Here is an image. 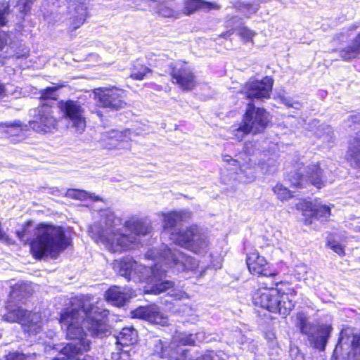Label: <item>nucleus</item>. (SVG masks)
Masks as SVG:
<instances>
[{"label": "nucleus", "instance_id": "obj_1", "mask_svg": "<svg viewBox=\"0 0 360 360\" xmlns=\"http://www.w3.org/2000/svg\"><path fill=\"white\" fill-rule=\"evenodd\" d=\"M108 315L109 311L91 303L90 297L80 295L75 297L68 307L62 309L59 316L67 339L77 341L68 343L62 349L63 354L69 359L81 360L79 355L90 349V342L82 322L91 336L102 337L109 330Z\"/></svg>", "mask_w": 360, "mask_h": 360}, {"label": "nucleus", "instance_id": "obj_2", "mask_svg": "<svg viewBox=\"0 0 360 360\" xmlns=\"http://www.w3.org/2000/svg\"><path fill=\"white\" fill-rule=\"evenodd\" d=\"M198 262L181 251L161 245L159 251V295L167 292L164 296L160 297L161 303H172L173 300H181L184 293L174 288V283L171 281H162L160 278L162 272H167L168 269H172L174 272H183L186 271H194L198 267Z\"/></svg>", "mask_w": 360, "mask_h": 360}, {"label": "nucleus", "instance_id": "obj_3", "mask_svg": "<svg viewBox=\"0 0 360 360\" xmlns=\"http://www.w3.org/2000/svg\"><path fill=\"white\" fill-rule=\"evenodd\" d=\"M35 230L36 237L30 242V252L36 260L45 257L56 258L71 245L63 226L39 223Z\"/></svg>", "mask_w": 360, "mask_h": 360}, {"label": "nucleus", "instance_id": "obj_4", "mask_svg": "<svg viewBox=\"0 0 360 360\" xmlns=\"http://www.w3.org/2000/svg\"><path fill=\"white\" fill-rule=\"evenodd\" d=\"M123 226L134 236L118 231H109L107 229H102L99 231V240L112 252H122L134 248L135 245L139 243L136 237L145 236L152 231L149 222L135 215L125 220Z\"/></svg>", "mask_w": 360, "mask_h": 360}, {"label": "nucleus", "instance_id": "obj_5", "mask_svg": "<svg viewBox=\"0 0 360 360\" xmlns=\"http://www.w3.org/2000/svg\"><path fill=\"white\" fill-rule=\"evenodd\" d=\"M277 283L273 282L269 286L257 290L253 295V303L256 306L266 309L274 313H278L283 316H288L295 307V297L297 295L293 288H288L285 291L281 292L273 285Z\"/></svg>", "mask_w": 360, "mask_h": 360}, {"label": "nucleus", "instance_id": "obj_6", "mask_svg": "<svg viewBox=\"0 0 360 360\" xmlns=\"http://www.w3.org/2000/svg\"><path fill=\"white\" fill-rule=\"evenodd\" d=\"M269 122V114L265 109L256 108L252 103H249L241 124L233 130V134L237 140L241 141L248 134L264 132Z\"/></svg>", "mask_w": 360, "mask_h": 360}, {"label": "nucleus", "instance_id": "obj_7", "mask_svg": "<svg viewBox=\"0 0 360 360\" xmlns=\"http://www.w3.org/2000/svg\"><path fill=\"white\" fill-rule=\"evenodd\" d=\"M184 8H180L174 0H159V15L165 18H179L182 15H190L200 10L219 9L217 3L202 0H183Z\"/></svg>", "mask_w": 360, "mask_h": 360}, {"label": "nucleus", "instance_id": "obj_8", "mask_svg": "<svg viewBox=\"0 0 360 360\" xmlns=\"http://www.w3.org/2000/svg\"><path fill=\"white\" fill-rule=\"evenodd\" d=\"M296 326L300 332L308 336L311 345L316 349L323 350L332 331L331 326L311 324L303 313H298L296 318Z\"/></svg>", "mask_w": 360, "mask_h": 360}, {"label": "nucleus", "instance_id": "obj_9", "mask_svg": "<svg viewBox=\"0 0 360 360\" xmlns=\"http://www.w3.org/2000/svg\"><path fill=\"white\" fill-rule=\"evenodd\" d=\"M53 108L52 104L41 102L37 108L34 119L28 122V128L41 134L51 132L58 124Z\"/></svg>", "mask_w": 360, "mask_h": 360}, {"label": "nucleus", "instance_id": "obj_10", "mask_svg": "<svg viewBox=\"0 0 360 360\" xmlns=\"http://www.w3.org/2000/svg\"><path fill=\"white\" fill-rule=\"evenodd\" d=\"M296 176V178L292 176L290 181L297 188H302L306 183L309 182L319 188L327 182L326 176L319 164H311L307 167L300 168Z\"/></svg>", "mask_w": 360, "mask_h": 360}, {"label": "nucleus", "instance_id": "obj_11", "mask_svg": "<svg viewBox=\"0 0 360 360\" xmlns=\"http://www.w3.org/2000/svg\"><path fill=\"white\" fill-rule=\"evenodd\" d=\"M96 96L99 105L103 108L119 110L127 105L126 92L117 87L100 89Z\"/></svg>", "mask_w": 360, "mask_h": 360}, {"label": "nucleus", "instance_id": "obj_12", "mask_svg": "<svg viewBox=\"0 0 360 360\" xmlns=\"http://www.w3.org/2000/svg\"><path fill=\"white\" fill-rule=\"evenodd\" d=\"M57 106L63 113L64 117L70 120L74 127L84 128L86 126L84 110L79 103L71 99L60 100L58 102Z\"/></svg>", "mask_w": 360, "mask_h": 360}, {"label": "nucleus", "instance_id": "obj_13", "mask_svg": "<svg viewBox=\"0 0 360 360\" xmlns=\"http://www.w3.org/2000/svg\"><path fill=\"white\" fill-rule=\"evenodd\" d=\"M171 75L173 82L177 84L184 90H191L195 86V76L186 63L177 61L172 63Z\"/></svg>", "mask_w": 360, "mask_h": 360}, {"label": "nucleus", "instance_id": "obj_14", "mask_svg": "<svg viewBox=\"0 0 360 360\" xmlns=\"http://www.w3.org/2000/svg\"><path fill=\"white\" fill-rule=\"evenodd\" d=\"M273 79L268 77L258 81H252L245 84L242 92L250 100L269 98L273 86Z\"/></svg>", "mask_w": 360, "mask_h": 360}, {"label": "nucleus", "instance_id": "obj_15", "mask_svg": "<svg viewBox=\"0 0 360 360\" xmlns=\"http://www.w3.org/2000/svg\"><path fill=\"white\" fill-rule=\"evenodd\" d=\"M246 264L252 274H258L267 278H274L276 272L269 269L266 259L255 251L248 255Z\"/></svg>", "mask_w": 360, "mask_h": 360}, {"label": "nucleus", "instance_id": "obj_16", "mask_svg": "<svg viewBox=\"0 0 360 360\" xmlns=\"http://www.w3.org/2000/svg\"><path fill=\"white\" fill-rule=\"evenodd\" d=\"M200 230L201 229L195 224L179 229H174L170 233V239L175 244L185 248L187 244H189L193 237L198 236V231Z\"/></svg>", "mask_w": 360, "mask_h": 360}, {"label": "nucleus", "instance_id": "obj_17", "mask_svg": "<svg viewBox=\"0 0 360 360\" xmlns=\"http://www.w3.org/2000/svg\"><path fill=\"white\" fill-rule=\"evenodd\" d=\"M303 214L311 219L326 221L330 215V207L316 200L314 203L306 202L302 207Z\"/></svg>", "mask_w": 360, "mask_h": 360}, {"label": "nucleus", "instance_id": "obj_18", "mask_svg": "<svg viewBox=\"0 0 360 360\" xmlns=\"http://www.w3.org/2000/svg\"><path fill=\"white\" fill-rule=\"evenodd\" d=\"M28 124H23L20 120L0 122V129L6 138L13 141H20L25 136L24 131L27 130Z\"/></svg>", "mask_w": 360, "mask_h": 360}, {"label": "nucleus", "instance_id": "obj_19", "mask_svg": "<svg viewBox=\"0 0 360 360\" xmlns=\"http://www.w3.org/2000/svg\"><path fill=\"white\" fill-rule=\"evenodd\" d=\"M7 312L4 314V319L10 323H18L22 326H31L34 322L31 319L32 312L22 307H14L7 309Z\"/></svg>", "mask_w": 360, "mask_h": 360}, {"label": "nucleus", "instance_id": "obj_20", "mask_svg": "<svg viewBox=\"0 0 360 360\" xmlns=\"http://www.w3.org/2000/svg\"><path fill=\"white\" fill-rule=\"evenodd\" d=\"M28 297H30V292L26 285L18 283L13 285L11 287L8 296L6 309L16 307L17 302H23V300Z\"/></svg>", "mask_w": 360, "mask_h": 360}, {"label": "nucleus", "instance_id": "obj_21", "mask_svg": "<svg viewBox=\"0 0 360 360\" xmlns=\"http://www.w3.org/2000/svg\"><path fill=\"white\" fill-rule=\"evenodd\" d=\"M163 228L165 230L172 229L181 222H186L192 217V212L188 210L174 211L164 214Z\"/></svg>", "mask_w": 360, "mask_h": 360}, {"label": "nucleus", "instance_id": "obj_22", "mask_svg": "<svg viewBox=\"0 0 360 360\" xmlns=\"http://www.w3.org/2000/svg\"><path fill=\"white\" fill-rule=\"evenodd\" d=\"M105 298L107 302L116 307L124 306L129 300L127 293L116 285L110 286L105 291Z\"/></svg>", "mask_w": 360, "mask_h": 360}, {"label": "nucleus", "instance_id": "obj_23", "mask_svg": "<svg viewBox=\"0 0 360 360\" xmlns=\"http://www.w3.org/2000/svg\"><path fill=\"white\" fill-rule=\"evenodd\" d=\"M137 341L138 333L133 326L122 328L116 336V344L122 347L134 345Z\"/></svg>", "mask_w": 360, "mask_h": 360}, {"label": "nucleus", "instance_id": "obj_24", "mask_svg": "<svg viewBox=\"0 0 360 360\" xmlns=\"http://www.w3.org/2000/svg\"><path fill=\"white\" fill-rule=\"evenodd\" d=\"M87 17V8L83 4L75 5L70 11V22L72 30H76L82 26Z\"/></svg>", "mask_w": 360, "mask_h": 360}, {"label": "nucleus", "instance_id": "obj_25", "mask_svg": "<svg viewBox=\"0 0 360 360\" xmlns=\"http://www.w3.org/2000/svg\"><path fill=\"white\" fill-rule=\"evenodd\" d=\"M209 244L208 237L201 229L198 231V236L193 237L189 244H187L185 248L194 252H200L205 251L209 246Z\"/></svg>", "mask_w": 360, "mask_h": 360}, {"label": "nucleus", "instance_id": "obj_26", "mask_svg": "<svg viewBox=\"0 0 360 360\" xmlns=\"http://www.w3.org/2000/svg\"><path fill=\"white\" fill-rule=\"evenodd\" d=\"M340 56L345 61L360 57V32L350 45L340 51Z\"/></svg>", "mask_w": 360, "mask_h": 360}, {"label": "nucleus", "instance_id": "obj_27", "mask_svg": "<svg viewBox=\"0 0 360 360\" xmlns=\"http://www.w3.org/2000/svg\"><path fill=\"white\" fill-rule=\"evenodd\" d=\"M65 86V82H59L53 86H47L39 91V100L46 102L49 101H57L58 95L56 91Z\"/></svg>", "mask_w": 360, "mask_h": 360}, {"label": "nucleus", "instance_id": "obj_28", "mask_svg": "<svg viewBox=\"0 0 360 360\" xmlns=\"http://www.w3.org/2000/svg\"><path fill=\"white\" fill-rule=\"evenodd\" d=\"M347 160L352 167L360 168V139L359 138L350 142Z\"/></svg>", "mask_w": 360, "mask_h": 360}, {"label": "nucleus", "instance_id": "obj_29", "mask_svg": "<svg viewBox=\"0 0 360 360\" xmlns=\"http://www.w3.org/2000/svg\"><path fill=\"white\" fill-rule=\"evenodd\" d=\"M131 316L133 318L143 319L155 323L158 316V312L153 311L148 306H141L131 311Z\"/></svg>", "mask_w": 360, "mask_h": 360}, {"label": "nucleus", "instance_id": "obj_30", "mask_svg": "<svg viewBox=\"0 0 360 360\" xmlns=\"http://www.w3.org/2000/svg\"><path fill=\"white\" fill-rule=\"evenodd\" d=\"M157 257V255L155 252H147L145 255V258L148 260H152L154 262L153 264L151 265V273L152 276L149 278L150 279V282H148V284L150 283H152V286L150 289H148L147 286H144V292L145 293H154L156 294L158 292V283H157V276H156V265L157 263L155 262V259Z\"/></svg>", "mask_w": 360, "mask_h": 360}, {"label": "nucleus", "instance_id": "obj_31", "mask_svg": "<svg viewBox=\"0 0 360 360\" xmlns=\"http://www.w3.org/2000/svg\"><path fill=\"white\" fill-rule=\"evenodd\" d=\"M149 72L150 69L142 61L136 60L131 68L130 77L134 79L141 80Z\"/></svg>", "mask_w": 360, "mask_h": 360}, {"label": "nucleus", "instance_id": "obj_32", "mask_svg": "<svg viewBox=\"0 0 360 360\" xmlns=\"http://www.w3.org/2000/svg\"><path fill=\"white\" fill-rule=\"evenodd\" d=\"M136 266V262L131 258H123L120 262V272L122 276L130 279L132 272Z\"/></svg>", "mask_w": 360, "mask_h": 360}, {"label": "nucleus", "instance_id": "obj_33", "mask_svg": "<svg viewBox=\"0 0 360 360\" xmlns=\"http://www.w3.org/2000/svg\"><path fill=\"white\" fill-rule=\"evenodd\" d=\"M65 196L79 200H86L90 198V195L86 191L78 188H68L65 192Z\"/></svg>", "mask_w": 360, "mask_h": 360}, {"label": "nucleus", "instance_id": "obj_34", "mask_svg": "<svg viewBox=\"0 0 360 360\" xmlns=\"http://www.w3.org/2000/svg\"><path fill=\"white\" fill-rule=\"evenodd\" d=\"M273 191L281 201L287 200L292 196L291 191L281 184H277L273 188Z\"/></svg>", "mask_w": 360, "mask_h": 360}, {"label": "nucleus", "instance_id": "obj_35", "mask_svg": "<svg viewBox=\"0 0 360 360\" xmlns=\"http://www.w3.org/2000/svg\"><path fill=\"white\" fill-rule=\"evenodd\" d=\"M32 226V222L30 221H27L22 226L20 230L16 231L15 234L18 239L26 243L30 239V233L31 231L30 230V227Z\"/></svg>", "mask_w": 360, "mask_h": 360}, {"label": "nucleus", "instance_id": "obj_36", "mask_svg": "<svg viewBox=\"0 0 360 360\" xmlns=\"http://www.w3.org/2000/svg\"><path fill=\"white\" fill-rule=\"evenodd\" d=\"M32 4V0L18 1L16 6L18 7L19 12L22 17L25 16L30 11Z\"/></svg>", "mask_w": 360, "mask_h": 360}, {"label": "nucleus", "instance_id": "obj_37", "mask_svg": "<svg viewBox=\"0 0 360 360\" xmlns=\"http://www.w3.org/2000/svg\"><path fill=\"white\" fill-rule=\"evenodd\" d=\"M1 9H0V27H4L7 25L6 16L10 13V5L8 2L1 3Z\"/></svg>", "mask_w": 360, "mask_h": 360}, {"label": "nucleus", "instance_id": "obj_38", "mask_svg": "<svg viewBox=\"0 0 360 360\" xmlns=\"http://www.w3.org/2000/svg\"><path fill=\"white\" fill-rule=\"evenodd\" d=\"M238 34L245 42H247L252 40L256 33L248 27H243L238 30Z\"/></svg>", "mask_w": 360, "mask_h": 360}, {"label": "nucleus", "instance_id": "obj_39", "mask_svg": "<svg viewBox=\"0 0 360 360\" xmlns=\"http://www.w3.org/2000/svg\"><path fill=\"white\" fill-rule=\"evenodd\" d=\"M352 352L354 356H360V333L355 334L353 335V340L352 342Z\"/></svg>", "mask_w": 360, "mask_h": 360}, {"label": "nucleus", "instance_id": "obj_40", "mask_svg": "<svg viewBox=\"0 0 360 360\" xmlns=\"http://www.w3.org/2000/svg\"><path fill=\"white\" fill-rule=\"evenodd\" d=\"M328 246L340 256L345 255V250L342 245L335 241H328Z\"/></svg>", "mask_w": 360, "mask_h": 360}, {"label": "nucleus", "instance_id": "obj_41", "mask_svg": "<svg viewBox=\"0 0 360 360\" xmlns=\"http://www.w3.org/2000/svg\"><path fill=\"white\" fill-rule=\"evenodd\" d=\"M243 12L245 13L246 15H251L255 13L259 9V5L252 4H243L241 8Z\"/></svg>", "mask_w": 360, "mask_h": 360}, {"label": "nucleus", "instance_id": "obj_42", "mask_svg": "<svg viewBox=\"0 0 360 360\" xmlns=\"http://www.w3.org/2000/svg\"><path fill=\"white\" fill-rule=\"evenodd\" d=\"M26 356L23 353L14 352H9L5 356V360H25Z\"/></svg>", "mask_w": 360, "mask_h": 360}, {"label": "nucleus", "instance_id": "obj_43", "mask_svg": "<svg viewBox=\"0 0 360 360\" xmlns=\"http://www.w3.org/2000/svg\"><path fill=\"white\" fill-rule=\"evenodd\" d=\"M179 343L184 345H191L195 342L193 336L192 334L190 335H184L182 337L179 339Z\"/></svg>", "mask_w": 360, "mask_h": 360}, {"label": "nucleus", "instance_id": "obj_44", "mask_svg": "<svg viewBox=\"0 0 360 360\" xmlns=\"http://www.w3.org/2000/svg\"><path fill=\"white\" fill-rule=\"evenodd\" d=\"M282 102L285 105L294 108L295 109H298L301 106V104L299 102L292 101L290 98L284 97L282 98Z\"/></svg>", "mask_w": 360, "mask_h": 360}, {"label": "nucleus", "instance_id": "obj_45", "mask_svg": "<svg viewBox=\"0 0 360 360\" xmlns=\"http://www.w3.org/2000/svg\"><path fill=\"white\" fill-rule=\"evenodd\" d=\"M290 356L293 360H304L303 354L300 353L297 348L290 349Z\"/></svg>", "mask_w": 360, "mask_h": 360}, {"label": "nucleus", "instance_id": "obj_46", "mask_svg": "<svg viewBox=\"0 0 360 360\" xmlns=\"http://www.w3.org/2000/svg\"><path fill=\"white\" fill-rule=\"evenodd\" d=\"M223 160L224 162L230 163L231 165H233V166H236V167L239 166L240 167V165H239L238 161L237 160H235V159L232 158L229 155H223Z\"/></svg>", "mask_w": 360, "mask_h": 360}, {"label": "nucleus", "instance_id": "obj_47", "mask_svg": "<svg viewBox=\"0 0 360 360\" xmlns=\"http://www.w3.org/2000/svg\"><path fill=\"white\" fill-rule=\"evenodd\" d=\"M6 45L7 39L4 37L0 30V51H2Z\"/></svg>", "mask_w": 360, "mask_h": 360}, {"label": "nucleus", "instance_id": "obj_48", "mask_svg": "<svg viewBox=\"0 0 360 360\" xmlns=\"http://www.w3.org/2000/svg\"><path fill=\"white\" fill-rule=\"evenodd\" d=\"M6 96V88L4 83L0 82V99Z\"/></svg>", "mask_w": 360, "mask_h": 360}, {"label": "nucleus", "instance_id": "obj_49", "mask_svg": "<svg viewBox=\"0 0 360 360\" xmlns=\"http://www.w3.org/2000/svg\"><path fill=\"white\" fill-rule=\"evenodd\" d=\"M350 120L353 123H359L360 124V115H352L350 117Z\"/></svg>", "mask_w": 360, "mask_h": 360}, {"label": "nucleus", "instance_id": "obj_50", "mask_svg": "<svg viewBox=\"0 0 360 360\" xmlns=\"http://www.w3.org/2000/svg\"><path fill=\"white\" fill-rule=\"evenodd\" d=\"M233 30H229L227 32L222 33L220 35V37H221L223 38H228L230 36H231L233 34Z\"/></svg>", "mask_w": 360, "mask_h": 360}, {"label": "nucleus", "instance_id": "obj_51", "mask_svg": "<svg viewBox=\"0 0 360 360\" xmlns=\"http://www.w3.org/2000/svg\"><path fill=\"white\" fill-rule=\"evenodd\" d=\"M159 319H160V320H159V322H158L159 325H161L162 326L166 325V323H167L166 318L159 316Z\"/></svg>", "mask_w": 360, "mask_h": 360}, {"label": "nucleus", "instance_id": "obj_52", "mask_svg": "<svg viewBox=\"0 0 360 360\" xmlns=\"http://www.w3.org/2000/svg\"><path fill=\"white\" fill-rule=\"evenodd\" d=\"M169 360H172L173 359H175V356L174 355V353H169Z\"/></svg>", "mask_w": 360, "mask_h": 360}, {"label": "nucleus", "instance_id": "obj_53", "mask_svg": "<svg viewBox=\"0 0 360 360\" xmlns=\"http://www.w3.org/2000/svg\"><path fill=\"white\" fill-rule=\"evenodd\" d=\"M305 223H306V224H311V223H312V221H311V219H307H307H305Z\"/></svg>", "mask_w": 360, "mask_h": 360}, {"label": "nucleus", "instance_id": "obj_54", "mask_svg": "<svg viewBox=\"0 0 360 360\" xmlns=\"http://www.w3.org/2000/svg\"><path fill=\"white\" fill-rule=\"evenodd\" d=\"M209 359H210V356H202V360H209Z\"/></svg>", "mask_w": 360, "mask_h": 360}, {"label": "nucleus", "instance_id": "obj_55", "mask_svg": "<svg viewBox=\"0 0 360 360\" xmlns=\"http://www.w3.org/2000/svg\"><path fill=\"white\" fill-rule=\"evenodd\" d=\"M51 360H66V359L64 358L60 359V358L55 357V358L52 359Z\"/></svg>", "mask_w": 360, "mask_h": 360}, {"label": "nucleus", "instance_id": "obj_56", "mask_svg": "<svg viewBox=\"0 0 360 360\" xmlns=\"http://www.w3.org/2000/svg\"><path fill=\"white\" fill-rule=\"evenodd\" d=\"M28 55H29V51H27V52L24 55H22V56L27 57V56H28Z\"/></svg>", "mask_w": 360, "mask_h": 360}, {"label": "nucleus", "instance_id": "obj_57", "mask_svg": "<svg viewBox=\"0 0 360 360\" xmlns=\"http://www.w3.org/2000/svg\"><path fill=\"white\" fill-rule=\"evenodd\" d=\"M162 352L163 353V355H162V356H161V357H162V358H164V356H165V355H166V354H165V351L162 349Z\"/></svg>", "mask_w": 360, "mask_h": 360}, {"label": "nucleus", "instance_id": "obj_58", "mask_svg": "<svg viewBox=\"0 0 360 360\" xmlns=\"http://www.w3.org/2000/svg\"><path fill=\"white\" fill-rule=\"evenodd\" d=\"M159 344L162 345L161 340H159Z\"/></svg>", "mask_w": 360, "mask_h": 360}]
</instances>
